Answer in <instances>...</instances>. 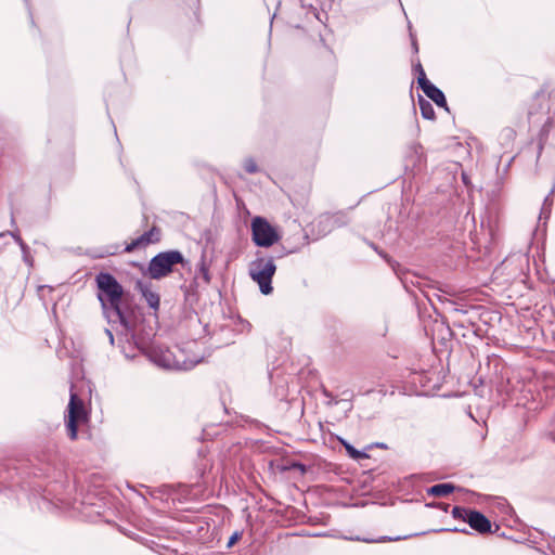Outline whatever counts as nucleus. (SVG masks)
Returning <instances> with one entry per match:
<instances>
[{
	"instance_id": "nucleus-20",
	"label": "nucleus",
	"mask_w": 555,
	"mask_h": 555,
	"mask_svg": "<svg viewBox=\"0 0 555 555\" xmlns=\"http://www.w3.org/2000/svg\"><path fill=\"white\" fill-rule=\"evenodd\" d=\"M288 468L297 469L300 474H304L306 472L305 465L300 463H293Z\"/></svg>"
},
{
	"instance_id": "nucleus-22",
	"label": "nucleus",
	"mask_w": 555,
	"mask_h": 555,
	"mask_svg": "<svg viewBox=\"0 0 555 555\" xmlns=\"http://www.w3.org/2000/svg\"><path fill=\"white\" fill-rule=\"evenodd\" d=\"M202 273H203V278L206 282H209V273H208V270L205 269L204 267L202 268Z\"/></svg>"
},
{
	"instance_id": "nucleus-7",
	"label": "nucleus",
	"mask_w": 555,
	"mask_h": 555,
	"mask_svg": "<svg viewBox=\"0 0 555 555\" xmlns=\"http://www.w3.org/2000/svg\"><path fill=\"white\" fill-rule=\"evenodd\" d=\"M86 418V411L83 401L75 393L70 391V399L68 403V415H67V431L72 440L77 438L78 423Z\"/></svg>"
},
{
	"instance_id": "nucleus-8",
	"label": "nucleus",
	"mask_w": 555,
	"mask_h": 555,
	"mask_svg": "<svg viewBox=\"0 0 555 555\" xmlns=\"http://www.w3.org/2000/svg\"><path fill=\"white\" fill-rule=\"evenodd\" d=\"M418 70L420 75L417 78V82L422 88L423 92L438 106L447 108V100L443 92L426 78L425 72L421 65H418Z\"/></svg>"
},
{
	"instance_id": "nucleus-27",
	"label": "nucleus",
	"mask_w": 555,
	"mask_h": 555,
	"mask_svg": "<svg viewBox=\"0 0 555 555\" xmlns=\"http://www.w3.org/2000/svg\"><path fill=\"white\" fill-rule=\"evenodd\" d=\"M313 10H314V16H317L319 18L317 10L315 9H313Z\"/></svg>"
},
{
	"instance_id": "nucleus-17",
	"label": "nucleus",
	"mask_w": 555,
	"mask_h": 555,
	"mask_svg": "<svg viewBox=\"0 0 555 555\" xmlns=\"http://www.w3.org/2000/svg\"><path fill=\"white\" fill-rule=\"evenodd\" d=\"M11 235L14 237V240L18 243V245L21 246L22 248V251H23V257H24V260L31 264V260H30V257H29V249H28V246L23 242V240L21 238V236L16 233H11Z\"/></svg>"
},
{
	"instance_id": "nucleus-28",
	"label": "nucleus",
	"mask_w": 555,
	"mask_h": 555,
	"mask_svg": "<svg viewBox=\"0 0 555 555\" xmlns=\"http://www.w3.org/2000/svg\"><path fill=\"white\" fill-rule=\"evenodd\" d=\"M299 1H300L301 5L305 7L304 0H299Z\"/></svg>"
},
{
	"instance_id": "nucleus-23",
	"label": "nucleus",
	"mask_w": 555,
	"mask_h": 555,
	"mask_svg": "<svg viewBox=\"0 0 555 555\" xmlns=\"http://www.w3.org/2000/svg\"><path fill=\"white\" fill-rule=\"evenodd\" d=\"M105 333H106V335H107V337L109 339L111 345H113L114 344V335H113V333L109 330H105Z\"/></svg>"
},
{
	"instance_id": "nucleus-12",
	"label": "nucleus",
	"mask_w": 555,
	"mask_h": 555,
	"mask_svg": "<svg viewBox=\"0 0 555 555\" xmlns=\"http://www.w3.org/2000/svg\"><path fill=\"white\" fill-rule=\"evenodd\" d=\"M135 289L141 293L149 307L156 312L159 308L160 298L158 293L152 289L151 284L139 280L135 283Z\"/></svg>"
},
{
	"instance_id": "nucleus-19",
	"label": "nucleus",
	"mask_w": 555,
	"mask_h": 555,
	"mask_svg": "<svg viewBox=\"0 0 555 555\" xmlns=\"http://www.w3.org/2000/svg\"><path fill=\"white\" fill-rule=\"evenodd\" d=\"M244 168L248 173H255L258 171L257 164L254 159H246L244 162Z\"/></svg>"
},
{
	"instance_id": "nucleus-10",
	"label": "nucleus",
	"mask_w": 555,
	"mask_h": 555,
	"mask_svg": "<svg viewBox=\"0 0 555 555\" xmlns=\"http://www.w3.org/2000/svg\"><path fill=\"white\" fill-rule=\"evenodd\" d=\"M160 232L157 228H152L150 231L143 233L138 238L133 240L130 244H128L125 248L126 253H131L138 248L145 247L151 243H155L159 241Z\"/></svg>"
},
{
	"instance_id": "nucleus-4",
	"label": "nucleus",
	"mask_w": 555,
	"mask_h": 555,
	"mask_svg": "<svg viewBox=\"0 0 555 555\" xmlns=\"http://www.w3.org/2000/svg\"><path fill=\"white\" fill-rule=\"evenodd\" d=\"M451 513L454 519H459L466 522L473 530H475L479 534H487L492 532L491 521L478 511L454 506Z\"/></svg>"
},
{
	"instance_id": "nucleus-1",
	"label": "nucleus",
	"mask_w": 555,
	"mask_h": 555,
	"mask_svg": "<svg viewBox=\"0 0 555 555\" xmlns=\"http://www.w3.org/2000/svg\"><path fill=\"white\" fill-rule=\"evenodd\" d=\"M95 282L99 289L98 298L108 320L118 321L127 326L126 317L120 307L124 295L122 286L107 272H100L95 276Z\"/></svg>"
},
{
	"instance_id": "nucleus-6",
	"label": "nucleus",
	"mask_w": 555,
	"mask_h": 555,
	"mask_svg": "<svg viewBox=\"0 0 555 555\" xmlns=\"http://www.w3.org/2000/svg\"><path fill=\"white\" fill-rule=\"evenodd\" d=\"M151 359L155 364L164 369L175 370H191L199 360H183L181 361L177 354H173L169 349L154 348L151 351Z\"/></svg>"
},
{
	"instance_id": "nucleus-13",
	"label": "nucleus",
	"mask_w": 555,
	"mask_h": 555,
	"mask_svg": "<svg viewBox=\"0 0 555 555\" xmlns=\"http://www.w3.org/2000/svg\"><path fill=\"white\" fill-rule=\"evenodd\" d=\"M408 480L413 485H426L438 480V476L433 473L413 474L408 477Z\"/></svg>"
},
{
	"instance_id": "nucleus-9",
	"label": "nucleus",
	"mask_w": 555,
	"mask_h": 555,
	"mask_svg": "<svg viewBox=\"0 0 555 555\" xmlns=\"http://www.w3.org/2000/svg\"><path fill=\"white\" fill-rule=\"evenodd\" d=\"M160 232L157 228H152L150 231L143 233L138 238L133 240L130 244H128L125 248L126 253H131L138 248L145 247L151 243H155L159 241Z\"/></svg>"
},
{
	"instance_id": "nucleus-2",
	"label": "nucleus",
	"mask_w": 555,
	"mask_h": 555,
	"mask_svg": "<svg viewBox=\"0 0 555 555\" xmlns=\"http://www.w3.org/2000/svg\"><path fill=\"white\" fill-rule=\"evenodd\" d=\"M276 271V266L272 257L264 256L262 253H257L256 259L249 263L248 273L253 281H255L264 295L272 293L271 285L272 278Z\"/></svg>"
},
{
	"instance_id": "nucleus-16",
	"label": "nucleus",
	"mask_w": 555,
	"mask_h": 555,
	"mask_svg": "<svg viewBox=\"0 0 555 555\" xmlns=\"http://www.w3.org/2000/svg\"><path fill=\"white\" fill-rule=\"evenodd\" d=\"M455 488H428V495L434 498H446L453 492Z\"/></svg>"
},
{
	"instance_id": "nucleus-25",
	"label": "nucleus",
	"mask_w": 555,
	"mask_h": 555,
	"mask_svg": "<svg viewBox=\"0 0 555 555\" xmlns=\"http://www.w3.org/2000/svg\"><path fill=\"white\" fill-rule=\"evenodd\" d=\"M454 531L468 533V531L465 528H454Z\"/></svg>"
},
{
	"instance_id": "nucleus-15",
	"label": "nucleus",
	"mask_w": 555,
	"mask_h": 555,
	"mask_svg": "<svg viewBox=\"0 0 555 555\" xmlns=\"http://www.w3.org/2000/svg\"><path fill=\"white\" fill-rule=\"evenodd\" d=\"M347 453L349 454L350 457H352L353 460H360V459H366L367 457V454L362 452V451H358L357 449H354L351 444H349L348 442L346 441H341Z\"/></svg>"
},
{
	"instance_id": "nucleus-21",
	"label": "nucleus",
	"mask_w": 555,
	"mask_h": 555,
	"mask_svg": "<svg viewBox=\"0 0 555 555\" xmlns=\"http://www.w3.org/2000/svg\"><path fill=\"white\" fill-rule=\"evenodd\" d=\"M241 538V534L238 532H235L230 539H229V542H228V546L231 547L232 545H234L237 540Z\"/></svg>"
},
{
	"instance_id": "nucleus-5",
	"label": "nucleus",
	"mask_w": 555,
	"mask_h": 555,
	"mask_svg": "<svg viewBox=\"0 0 555 555\" xmlns=\"http://www.w3.org/2000/svg\"><path fill=\"white\" fill-rule=\"evenodd\" d=\"M250 228L253 241L257 246L270 247L280 241L278 230L263 217H255Z\"/></svg>"
},
{
	"instance_id": "nucleus-14",
	"label": "nucleus",
	"mask_w": 555,
	"mask_h": 555,
	"mask_svg": "<svg viewBox=\"0 0 555 555\" xmlns=\"http://www.w3.org/2000/svg\"><path fill=\"white\" fill-rule=\"evenodd\" d=\"M418 105L421 109V114L425 119H434L435 118V111L430 102L425 100L424 98L420 96L418 99Z\"/></svg>"
},
{
	"instance_id": "nucleus-11",
	"label": "nucleus",
	"mask_w": 555,
	"mask_h": 555,
	"mask_svg": "<svg viewBox=\"0 0 555 555\" xmlns=\"http://www.w3.org/2000/svg\"><path fill=\"white\" fill-rule=\"evenodd\" d=\"M160 232L157 228H152L150 231L143 233L138 238L133 240L130 244H128L125 248L126 253H131L138 248L145 247L151 243H155L159 241Z\"/></svg>"
},
{
	"instance_id": "nucleus-26",
	"label": "nucleus",
	"mask_w": 555,
	"mask_h": 555,
	"mask_svg": "<svg viewBox=\"0 0 555 555\" xmlns=\"http://www.w3.org/2000/svg\"><path fill=\"white\" fill-rule=\"evenodd\" d=\"M436 486H443V487H447V486H453L452 483L450 482H443V483H437Z\"/></svg>"
},
{
	"instance_id": "nucleus-24",
	"label": "nucleus",
	"mask_w": 555,
	"mask_h": 555,
	"mask_svg": "<svg viewBox=\"0 0 555 555\" xmlns=\"http://www.w3.org/2000/svg\"><path fill=\"white\" fill-rule=\"evenodd\" d=\"M438 507H440V508H442L444 512H447V511H448L449 505H448V504H444V503H439V504H438Z\"/></svg>"
},
{
	"instance_id": "nucleus-18",
	"label": "nucleus",
	"mask_w": 555,
	"mask_h": 555,
	"mask_svg": "<svg viewBox=\"0 0 555 555\" xmlns=\"http://www.w3.org/2000/svg\"><path fill=\"white\" fill-rule=\"evenodd\" d=\"M551 193H553V191ZM551 195L552 194L547 195L544 199V203H543V206L541 209V214H540V219H542V218L547 219L551 214V206H552Z\"/></svg>"
},
{
	"instance_id": "nucleus-3",
	"label": "nucleus",
	"mask_w": 555,
	"mask_h": 555,
	"mask_svg": "<svg viewBox=\"0 0 555 555\" xmlns=\"http://www.w3.org/2000/svg\"><path fill=\"white\" fill-rule=\"evenodd\" d=\"M183 261V255L179 250L159 253L151 259L147 273L151 279L159 280L171 273L175 264Z\"/></svg>"
}]
</instances>
